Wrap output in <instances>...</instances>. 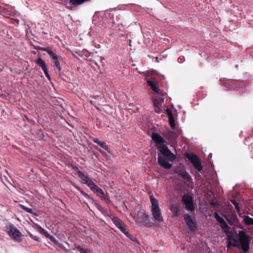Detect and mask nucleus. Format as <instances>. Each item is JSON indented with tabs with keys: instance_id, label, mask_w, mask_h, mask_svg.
Masks as SVG:
<instances>
[{
	"instance_id": "obj_40",
	"label": "nucleus",
	"mask_w": 253,
	"mask_h": 253,
	"mask_svg": "<svg viewBox=\"0 0 253 253\" xmlns=\"http://www.w3.org/2000/svg\"><path fill=\"white\" fill-rule=\"evenodd\" d=\"M211 204L213 206H216L218 205V203H217L216 201L215 202H214V201H212L211 203Z\"/></svg>"
},
{
	"instance_id": "obj_2",
	"label": "nucleus",
	"mask_w": 253,
	"mask_h": 253,
	"mask_svg": "<svg viewBox=\"0 0 253 253\" xmlns=\"http://www.w3.org/2000/svg\"><path fill=\"white\" fill-rule=\"evenodd\" d=\"M84 183L85 184L92 192L95 193L98 197L104 200L107 203L110 202L109 198L105 195L103 190L95 184L90 178L88 177Z\"/></svg>"
},
{
	"instance_id": "obj_7",
	"label": "nucleus",
	"mask_w": 253,
	"mask_h": 253,
	"mask_svg": "<svg viewBox=\"0 0 253 253\" xmlns=\"http://www.w3.org/2000/svg\"><path fill=\"white\" fill-rule=\"evenodd\" d=\"M182 203L185 206V208L189 211L194 210V205L192 197L188 194H184L182 199Z\"/></svg>"
},
{
	"instance_id": "obj_22",
	"label": "nucleus",
	"mask_w": 253,
	"mask_h": 253,
	"mask_svg": "<svg viewBox=\"0 0 253 253\" xmlns=\"http://www.w3.org/2000/svg\"><path fill=\"white\" fill-rule=\"evenodd\" d=\"M221 229L223 231V232L226 234L230 233L231 231H230V227L228 225L225 221H223L220 224H219Z\"/></svg>"
},
{
	"instance_id": "obj_31",
	"label": "nucleus",
	"mask_w": 253,
	"mask_h": 253,
	"mask_svg": "<svg viewBox=\"0 0 253 253\" xmlns=\"http://www.w3.org/2000/svg\"><path fill=\"white\" fill-rule=\"evenodd\" d=\"M227 237V240H232L233 242H237V239L234 238L232 231L230 233L226 234Z\"/></svg>"
},
{
	"instance_id": "obj_5",
	"label": "nucleus",
	"mask_w": 253,
	"mask_h": 253,
	"mask_svg": "<svg viewBox=\"0 0 253 253\" xmlns=\"http://www.w3.org/2000/svg\"><path fill=\"white\" fill-rule=\"evenodd\" d=\"M185 157L192 163L194 167L199 171L203 169V166L198 157L193 153H186Z\"/></svg>"
},
{
	"instance_id": "obj_41",
	"label": "nucleus",
	"mask_w": 253,
	"mask_h": 253,
	"mask_svg": "<svg viewBox=\"0 0 253 253\" xmlns=\"http://www.w3.org/2000/svg\"><path fill=\"white\" fill-rule=\"evenodd\" d=\"M25 118L29 122H31L30 120L27 116H25Z\"/></svg>"
},
{
	"instance_id": "obj_27",
	"label": "nucleus",
	"mask_w": 253,
	"mask_h": 253,
	"mask_svg": "<svg viewBox=\"0 0 253 253\" xmlns=\"http://www.w3.org/2000/svg\"><path fill=\"white\" fill-rule=\"evenodd\" d=\"M228 241V244H227V247L229 248H230L231 247H236L238 248H239V244H238V241L237 242H233V243L232 242V240H227Z\"/></svg>"
},
{
	"instance_id": "obj_29",
	"label": "nucleus",
	"mask_w": 253,
	"mask_h": 253,
	"mask_svg": "<svg viewBox=\"0 0 253 253\" xmlns=\"http://www.w3.org/2000/svg\"><path fill=\"white\" fill-rule=\"evenodd\" d=\"M214 216L219 224L225 221L216 212L214 213Z\"/></svg>"
},
{
	"instance_id": "obj_10",
	"label": "nucleus",
	"mask_w": 253,
	"mask_h": 253,
	"mask_svg": "<svg viewBox=\"0 0 253 253\" xmlns=\"http://www.w3.org/2000/svg\"><path fill=\"white\" fill-rule=\"evenodd\" d=\"M112 221L115 225L124 234L127 231V226L118 217H113Z\"/></svg>"
},
{
	"instance_id": "obj_42",
	"label": "nucleus",
	"mask_w": 253,
	"mask_h": 253,
	"mask_svg": "<svg viewBox=\"0 0 253 253\" xmlns=\"http://www.w3.org/2000/svg\"><path fill=\"white\" fill-rule=\"evenodd\" d=\"M101 61L102 62L103 60H104V58H103L102 57H100Z\"/></svg>"
},
{
	"instance_id": "obj_3",
	"label": "nucleus",
	"mask_w": 253,
	"mask_h": 253,
	"mask_svg": "<svg viewBox=\"0 0 253 253\" xmlns=\"http://www.w3.org/2000/svg\"><path fill=\"white\" fill-rule=\"evenodd\" d=\"M250 241L251 237L249 235L246 234L243 231H239L238 244H239V248L245 253L249 251Z\"/></svg>"
},
{
	"instance_id": "obj_13",
	"label": "nucleus",
	"mask_w": 253,
	"mask_h": 253,
	"mask_svg": "<svg viewBox=\"0 0 253 253\" xmlns=\"http://www.w3.org/2000/svg\"><path fill=\"white\" fill-rule=\"evenodd\" d=\"M175 172L178 175L181 176L184 180H185V182H190L191 178L189 174L184 169H180L176 170Z\"/></svg>"
},
{
	"instance_id": "obj_1",
	"label": "nucleus",
	"mask_w": 253,
	"mask_h": 253,
	"mask_svg": "<svg viewBox=\"0 0 253 253\" xmlns=\"http://www.w3.org/2000/svg\"><path fill=\"white\" fill-rule=\"evenodd\" d=\"M162 156H159L158 162L162 167L166 169H169L171 168L172 165L168 162L174 161L176 157L166 146H161L158 148Z\"/></svg>"
},
{
	"instance_id": "obj_9",
	"label": "nucleus",
	"mask_w": 253,
	"mask_h": 253,
	"mask_svg": "<svg viewBox=\"0 0 253 253\" xmlns=\"http://www.w3.org/2000/svg\"><path fill=\"white\" fill-rule=\"evenodd\" d=\"M183 217L186 225L188 226L189 229L192 231H195L197 229V225L195 222L193 221L191 216L188 214H185Z\"/></svg>"
},
{
	"instance_id": "obj_16",
	"label": "nucleus",
	"mask_w": 253,
	"mask_h": 253,
	"mask_svg": "<svg viewBox=\"0 0 253 253\" xmlns=\"http://www.w3.org/2000/svg\"><path fill=\"white\" fill-rule=\"evenodd\" d=\"M150 200L151 203V211L160 209L158 201L153 195L150 196Z\"/></svg>"
},
{
	"instance_id": "obj_45",
	"label": "nucleus",
	"mask_w": 253,
	"mask_h": 253,
	"mask_svg": "<svg viewBox=\"0 0 253 253\" xmlns=\"http://www.w3.org/2000/svg\"><path fill=\"white\" fill-rule=\"evenodd\" d=\"M17 22L18 23V22H19V20H17Z\"/></svg>"
},
{
	"instance_id": "obj_17",
	"label": "nucleus",
	"mask_w": 253,
	"mask_h": 253,
	"mask_svg": "<svg viewBox=\"0 0 253 253\" xmlns=\"http://www.w3.org/2000/svg\"><path fill=\"white\" fill-rule=\"evenodd\" d=\"M147 84H148V85L149 86V87H150V88L152 89V91H153V92L155 93H156V94L160 93V92L161 91V90L159 88V87L158 86H157V85L155 84L152 81H150V80L147 81Z\"/></svg>"
},
{
	"instance_id": "obj_37",
	"label": "nucleus",
	"mask_w": 253,
	"mask_h": 253,
	"mask_svg": "<svg viewBox=\"0 0 253 253\" xmlns=\"http://www.w3.org/2000/svg\"><path fill=\"white\" fill-rule=\"evenodd\" d=\"M43 234L46 237L49 238L50 239L51 238H52L51 235L46 231H45Z\"/></svg>"
},
{
	"instance_id": "obj_32",
	"label": "nucleus",
	"mask_w": 253,
	"mask_h": 253,
	"mask_svg": "<svg viewBox=\"0 0 253 253\" xmlns=\"http://www.w3.org/2000/svg\"><path fill=\"white\" fill-rule=\"evenodd\" d=\"M20 207L22 210H24L25 211H26L28 213H31V214L34 213L33 211L32 210V209L27 208L26 207H25L23 205H20Z\"/></svg>"
},
{
	"instance_id": "obj_14",
	"label": "nucleus",
	"mask_w": 253,
	"mask_h": 253,
	"mask_svg": "<svg viewBox=\"0 0 253 253\" xmlns=\"http://www.w3.org/2000/svg\"><path fill=\"white\" fill-rule=\"evenodd\" d=\"M151 137L152 140L157 144L159 145H164L165 142L164 138L158 133L153 132L152 134Z\"/></svg>"
},
{
	"instance_id": "obj_35",
	"label": "nucleus",
	"mask_w": 253,
	"mask_h": 253,
	"mask_svg": "<svg viewBox=\"0 0 253 253\" xmlns=\"http://www.w3.org/2000/svg\"><path fill=\"white\" fill-rule=\"evenodd\" d=\"M36 227H37V230H38V231L43 234V233L44 232V231H45L43 228H42V227H41L40 226H39V225H36Z\"/></svg>"
},
{
	"instance_id": "obj_11",
	"label": "nucleus",
	"mask_w": 253,
	"mask_h": 253,
	"mask_svg": "<svg viewBox=\"0 0 253 253\" xmlns=\"http://www.w3.org/2000/svg\"><path fill=\"white\" fill-rule=\"evenodd\" d=\"M3 4L6 7L0 5V14L5 17H8V16L12 15L13 13L12 7L10 5H8L6 4Z\"/></svg>"
},
{
	"instance_id": "obj_23",
	"label": "nucleus",
	"mask_w": 253,
	"mask_h": 253,
	"mask_svg": "<svg viewBox=\"0 0 253 253\" xmlns=\"http://www.w3.org/2000/svg\"><path fill=\"white\" fill-rule=\"evenodd\" d=\"M243 221L244 224L246 225H253V218H252L248 215H244Z\"/></svg>"
},
{
	"instance_id": "obj_20",
	"label": "nucleus",
	"mask_w": 253,
	"mask_h": 253,
	"mask_svg": "<svg viewBox=\"0 0 253 253\" xmlns=\"http://www.w3.org/2000/svg\"><path fill=\"white\" fill-rule=\"evenodd\" d=\"M168 114L169 116V125L171 128L174 129L175 127V125L174 123V118L172 112L169 110H168Z\"/></svg>"
},
{
	"instance_id": "obj_34",
	"label": "nucleus",
	"mask_w": 253,
	"mask_h": 253,
	"mask_svg": "<svg viewBox=\"0 0 253 253\" xmlns=\"http://www.w3.org/2000/svg\"><path fill=\"white\" fill-rule=\"evenodd\" d=\"M76 249L78 250V251L80 253H87V250H85V249L82 248L80 246H76Z\"/></svg>"
},
{
	"instance_id": "obj_24",
	"label": "nucleus",
	"mask_w": 253,
	"mask_h": 253,
	"mask_svg": "<svg viewBox=\"0 0 253 253\" xmlns=\"http://www.w3.org/2000/svg\"><path fill=\"white\" fill-rule=\"evenodd\" d=\"M153 104L155 106V111L157 113H160L161 111V105L159 101L157 99H154Z\"/></svg>"
},
{
	"instance_id": "obj_21",
	"label": "nucleus",
	"mask_w": 253,
	"mask_h": 253,
	"mask_svg": "<svg viewBox=\"0 0 253 253\" xmlns=\"http://www.w3.org/2000/svg\"><path fill=\"white\" fill-rule=\"evenodd\" d=\"M93 141L97 144L99 146H100L101 148L109 152V148L108 145L106 144L105 142H101L99 141L98 138H93Z\"/></svg>"
},
{
	"instance_id": "obj_33",
	"label": "nucleus",
	"mask_w": 253,
	"mask_h": 253,
	"mask_svg": "<svg viewBox=\"0 0 253 253\" xmlns=\"http://www.w3.org/2000/svg\"><path fill=\"white\" fill-rule=\"evenodd\" d=\"M124 234L127 237H128L129 239H130L131 240L133 241H134L136 240V238L134 237L132 235H131L129 234V233L128 232V231H126L125 233Z\"/></svg>"
},
{
	"instance_id": "obj_36",
	"label": "nucleus",
	"mask_w": 253,
	"mask_h": 253,
	"mask_svg": "<svg viewBox=\"0 0 253 253\" xmlns=\"http://www.w3.org/2000/svg\"><path fill=\"white\" fill-rule=\"evenodd\" d=\"M44 73L45 75V76L48 78V80H50V77L48 74L47 68L45 69V70H43Z\"/></svg>"
},
{
	"instance_id": "obj_28",
	"label": "nucleus",
	"mask_w": 253,
	"mask_h": 253,
	"mask_svg": "<svg viewBox=\"0 0 253 253\" xmlns=\"http://www.w3.org/2000/svg\"><path fill=\"white\" fill-rule=\"evenodd\" d=\"M231 202L232 203V204L234 205L235 208L236 210L237 211V212L239 214H240V207L239 206L238 203L237 202L236 200L235 199H233V200H231Z\"/></svg>"
},
{
	"instance_id": "obj_26",
	"label": "nucleus",
	"mask_w": 253,
	"mask_h": 253,
	"mask_svg": "<svg viewBox=\"0 0 253 253\" xmlns=\"http://www.w3.org/2000/svg\"><path fill=\"white\" fill-rule=\"evenodd\" d=\"M90 0H70V3L71 5H78Z\"/></svg>"
},
{
	"instance_id": "obj_44",
	"label": "nucleus",
	"mask_w": 253,
	"mask_h": 253,
	"mask_svg": "<svg viewBox=\"0 0 253 253\" xmlns=\"http://www.w3.org/2000/svg\"><path fill=\"white\" fill-rule=\"evenodd\" d=\"M68 8L69 9H72V8H71V7L70 8V7H68Z\"/></svg>"
},
{
	"instance_id": "obj_12",
	"label": "nucleus",
	"mask_w": 253,
	"mask_h": 253,
	"mask_svg": "<svg viewBox=\"0 0 253 253\" xmlns=\"http://www.w3.org/2000/svg\"><path fill=\"white\" fill-rule=\"evenodd\" d=\"M152 216L154 220L158 223L163 222V217L161 214L160 209L151 211Z\"/></svg>"
},
{
	"instance_id": "obj_38",
	"label": "nucleus",
	"mask_w": 253,
	"mask_h": 253,
	"mask_svg": "<svg viewBox=\"0 0 253 253\" xmlns=\"http://www.w3.org/2000/svg\"><path fill=\"white\" fill-rule=\"evenodd\" d=\"M71 53L74 57H76L75 53L78 54L80 56H82L81 51H75V53L71 52Z\"/></svg>"
},
{
	"instance_id": "obj_4",
	"label": "nucleus",
	"mask_w": 253,
	"mask_h": 253,
	"mask_svg": "<svg viewBox=\"0 0 253 253\" xmlns=\"http://www.w3.org/2000/svg\"><path fill=\"white\" fill-rule=\"evenodd\" d=\"M136 222L147 227H151L153 225L148 214L143 210H140L138 211Z\"/></svg>"
},
{
	"instance_id": "obj_30",
	"label": "nucleus",
	"mask_w": 253,
	"mask_h": 253,
	"mask_svg": "<svg viewBox=\"0 0 253 253\" xmlns=\"http://www.w3.org/2000/svg\"><path fill=\"white\" fill-rule=\"evenodd\" d=\"M54 64L56 67V68L58 70V71H60L61 70V67L60 66V64L59 63L58 57L56 58V59H54Z\"/></svg>"
},
{
	"instance_id": "obj_19",
	"label": "nucleus",
	"mask_w": 253,
	"mask_h": 253,
	"mask_svg": "<svg viewBox=\"0 0 253 253\" xmlns=\"http://www.w3.org/2000/svg\"><path fill=\"white\" fill-rule=\"evenodd\" d=\"M37 49H40L42 51H46L49 55V56L52 58L53 60L56 59V58H57L58 57L56 54H55L54 52H53L52 50H51L49 48L39 47L38 48H37Z\"/></svg>"
},
{
	"instance_id": "obj_6",
	"label": "nucleus",
	"mask_w": 253,
	"mask_h": 253,
	"mask_svg": "<svg viewBox=\"0 0 253 253\" xmlns=\"http://www.w3.org/2000/svg\"><path fill=\"white\" fill-rule=\"evenodd\" d=\"M8 234L12 238L18 242L21 241V233L13 224H9L7 226Z\"/></svg>"
},
{
	"instance_id": "obj_15",
	"label": "nucleus",
	"mask_w": 253,
	"mask_h": 253,
	"mask_svg": "<svg viewBox=\"0 0 253 253\" xmlns=\"http://www.w3.org/2000/svg\"><path fill=\"white\" fill-rule=\"evenodd\" d=\"M170 210L172 212L173 217H177L180 214V206L177 204H173L171 205Z\"/></svg>"
},
{
	"instance_id": "obj_8",
	"label": "nucleus",
	"mask_w": 253,
	"mask_h": 253,
	"mask_svg": "<svg viewBox=\"0 0 253 253\" xmlns=\"http://www.w3.org/2000/svg\"><path fill=\"white\" fill-rule=\"evenodd\" d=\"M225 218L230 225L240 228V224L236 214L232 213L227 215Z\"/></svg>"
},
{
	"instance_id": "obj_39",
	"label": "nucleus",
	"mask_w": 253,
	"mask_h": 253,
	"mask_svg": "<svg viewBox=\"0 0 253 253\" xmlns=\"http://www.w3.org/2000/svg\"><path fill=\"white\" fill-rule=\"evenodd\" d=\"M93 101H92V100H91V101H90V103H91V104H92V105H94V107H95L96 109H97L98 110H100V109H99V108L98 106H96L95 105H94V104H93Z\"/></svg>"
},
{
	"instance_id": "obj_43",
	"label": "nucleus",
	"mask_w": 253,
	"mask_h": 253,
	"mask_svg": "<svg viewBox=\"0 0 253 253\" xmlns=\"http://www.w3.org/2000/svg\"><path fill=\"white\" fill-rule=\"evenodd\" d=\"M84 196H85V197H88V196H88V195H87V194H84Z\"/></svg>"
},
{
	"instance_id": "obj_25",
	"label": "nucleus",
	"mask_w": 253,
	"mask_h": 253,
	"mask_svg": "<svg viewBox=\"0 0 253 253\" xmlns=\"http://www.w3.org/2000/svg\"><path fill=\"white\" fill-rule=\"evenodd\" d=\"M36 63L41 67L43 71L47 69V66L45 62L41 58H40L37 60Z\"/></svg>"
},
{
	"instance_id": "obj_18",
	"label": "nucleus",
	"mask_w": 253,
	"mask_h": 253,
	"mask_svg": "<svg viewBox=\"0 0 253 253\" xmlns=\"http://www.w3.org/2000/svg\"><path fill=\"white\" fill-rule=\"evenodd\" d=\"M73 169L77 171V174L78 175L79 177L82 180L83 182H84L88 178V177L84 174V173L82 171H81L77 166H73Z\"/></svg>"
}]
</instances>
